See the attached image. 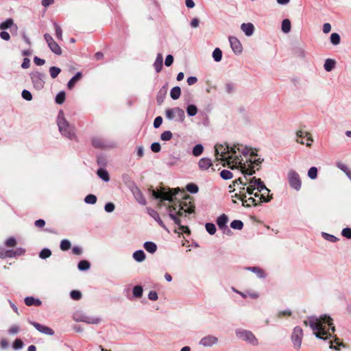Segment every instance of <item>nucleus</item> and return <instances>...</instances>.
Wrapping results in <instances>:
<instances>
[{
	"label": "nucleus",
	"mask_w": 351,
	"mask_h": 351,
	"mask_svg": "<svg viewBox=\"0 0 351 351\" xmlns=\"http://www.w3.org/2000/svg\"><path fill=\"white\" fill-rule=\"evenodd\" d=\"M23 347V343L20 339H16L13 344V348L14 350H20Z\"/></svg>",
	"instance_id": "69168bd1"
},
{
	"label": "nucleus",
	"mask_w": 351,
	"mask_h": 351,
	"mask_svg": "<svg viewBox=\"0 0 351 351\" xmlns=\"http://www.w3.org/2000/svg\"><path fill=\"white\" fill-rule=\"evenodd\" d=\"M70 296L73 300H79L82 298V293L79 291L73 290L71 291Z\"/></svg>",
	"instance_id": "4d7b16f0"
},
{
	"label": "nucleus",
	"mask_w": 351,
	"mask_h": 351,
	"mask_svg": "<svg viewBox=\"0 0 351 351\" xmlns=\"http://www.w3.org/2000/svg\"><path fill=\"white\" fill-rule=\"evenodd\" d=\"M291 21L289 19H286L282 21L281 28L284 33H289L291 30Z\"/></svg>",
	"instance_id": "f704fd0d"
},
{
	"label": "nucleus",
	"mask_w": 351,
	"mask_h": 351,
	"mask_svg": "<svg viewBox=\"0 0 351 351\" xmlns=\"http://www.w3.org/2000/svg\"><path fill=\"white\" fill-rule=\"evenodd\" d=\"M249 269L251 270L252 271H253L254 273H255L259 278L265 277L263 271L258 267H250Z\"/></svg>",
	"instance_id": "6e6d98bb"
},
{
	"label": "nucleus",
	"mask_w": 351,
	"mask_h": 351,
	"mask_svg": "<svg viewBox=\"0 0 351 351\" xmlns=\"http://www.w3.org/2000/svg\"><path fill=\"white\" fill-rule=\"evenodd\" d=\"M304 324L312 329L316 337L324 340L330 339L335 331L333 320L327 315H321L319 317H308L304 321Z\"/></svg>",
	"instance_id": "7ed1b4c3"
},
{
	"label": "nucleus",
	"mask_w": 351,
	"mask_h": 351,
	"mask_svg": "<svg viewBox=\"0 0 351 351\" xmlns=\"http://www.w3.org/2000/svg\"><path fill=\"white\" fill-rule=\"evenodd\" d=\"M3 256H1L2 258H6V257H14L15 253L14 250H3L2 251Z\"/></svg>",
	"instance_id": "0e129e2a"
},
{
	"label": "nucleus",
	"mask_w": 351,
	"mask_h": 351,
	"mask_svg": "<svg viewBox=\"0 0 351 351\" xmlns=\"http://www.w3.org/2000/svg\"><path fill=\"white\" fill-rule=\"evenodd\" d=\"M143 287L141 286L137 285L133 288V295L136 298H141L143 295Z\"/></svg>",
	"instance_id": "09e8293b"
},
{
	"label": "nucleus",
	"mask_w": 351,
	"mask_h": 351,
	"mask_svg": "<svg viewBox=\"0 0 351 351\" xmlns=\"http://www.w3.org/2000/svg\"><path fill=\"white\" fill-rule=\"evenodd\" d=\"M173 134L170 131H165L161 134L160 138L162 141H169L171 139Z\"/></svg>",
	"instance_id": "5fc2aeb1"
},
{
	"label": "nucleus",
	"mask_w": 351,
	"mask_h": 351,
	"mask_svg": "<svg viewBox=\"0 0 351 351\" xmlns=\"http://www.w3.org/2000/svg\"><path fill=\"white\" fill-rule=\"evenodd\" d=\"M82 77L80 72L77 73L68 82L67 86L69 89H72L75 83Z\"/></svg>",
	"instance_id": "cd10ccee"
},
{
	"label": "nucleus",
	"mask_w": 351,
	"mask_h": 351,
	"mask_svg": "<svg viewBox=\"0 0 351 351\" xmlns=\"http://www.w3.org/2000/svg\"><path fill=\"white\" fill-rule=\"evenodd\" d=\"M329 344H330V346H329L330 348L335 349V350H339L340 349L339 347L341 346H343V343L337 337L335 338L334 341L330 340L329 341Z\"/></svg>",
	"instance_id": "473e14b6"
},
{
	"label": "nucleus",
	"mask_w": 351,
	"mask_h": 351,
	"mask_svg": "<svg viewBox=\"0 0 351 351\" xmlns=\"http://www.w3.org/2000/svg\"><path fill=\"white\" fill-rule=\"evenodd\" d=\"M219 342V339L217 337L208 335L203 337L199 341V345L204 347H211L217 345Z\"/></svg>",
	"instance_id": "ddd939ff"
},
{
	"label": "nucleus",
	"mask_w": 351,
	"mask_h": 351,
	"mask_svg": "<svg viewBox=\"0 0 351 351\" xmlns=\"http://www.w3.org/2000/svg\"><path fill=\"white\" fill-rule=\"evenodd\" d=\"M133 258L137 262H143L145 259V254L141 250H136L133 253Z\"/></svg>",
	"instance_id": "a878e982"
},
{
	"label": "nucleus",
	"mask_w": 351,
	"mask_h": 351,
	"mask_svg": "<svg viewBox=\"0 0 351 351\" xmlns=\"http://www.w3.org/2000/svg\"><path fill=\"white\" fill-rule=\"evenodd\" d=\"M234 197H237L238 199L241 200L242 205H243V206H245V207H249L251 205L256 206L258 204H260L258 202V201L257 202V200L254 197H249L247 199H245V198L246 196L245 194L236 193Z\"/></svg>",
	"instance_id": "dca6fc26"
},
{
	"label": "nucleus",
	"mask_w": 351,
	"mask_h": 351,
	"mask_svg": "<svg viewBox=\"0 0 351 351\" xmlns=\"http://www.w3.org/2000/svg\"><path fill=\"white\" fill-rule=\"evenodd\" d=\"M270 191L267 189V191L266 192L265 190L261 191V194L260 195V200H258L259 203L262 202H268L271 200V197L269 195Z\"/></svg>",
	"instance_id": "c85d7f7f"
},
{
	"label": "nucleus",
	"mask_w": 351,
	"mask_h": 351,
	"mask_svg": "<svg viewBox=\"0 0 351 351\" xmlns=\"http://www.w3.org/2000/svg\"><path fill=\"white\" fill-rule=\"evenodd\" d=\"M45 40H46L48 47L56 55H60L62 53V49L58 44L54 41L52 36L49 34L44 35Z\"/></svg>",
	"instance_id": "f8f14e48"
},
{
	"label": "nucleus",
	"mask_w": 351,
	"mask_h": 351,
	"mask_svg": "<svg viewBox=\"0 0 351 351\" xmlns=\"http://www.w3.org/2000/svg\"><path fill=\"white\" fill-rule=\"evenodd\" d=\"M330 42L334 45H337L340 43L341 38L339 34L337 33H332L330 35Z\"/></svg>",
	"instance_id": "37998d69"
},
{
	"label": "nucleus",
	"mask_w": 351,
	"mask_h": 351,
	"mask_svg": "<svg viewBox=\"0 0 351 351\" xmlns=\"http://www.w3.org/2000/svg\"><path fill=\"white\" fill-rule=\"evenodd\" d=\"M322 235L325 239H326L330 242L335 243L338 241V239L336 237H335L334 235L329 234L325 233V232H323Z\"/></svg>",
	"instance_id": "e2e57ef3"
},
{
	"label": "nucleus",
	"mask_w": 351,
	"mask_h": 351,
	"mask_svg": "<svg viewBox=\"0 0 351 351\" xmlns=\"http://www.w3.org/2000/svg\"><path fill=\"white\" fill-rule=\"evenodd\" d=\"M162 56L160 53H158L157 55V57L156 58V60L154 63V66L157 73L160 72L162 68Z\"/></svg>",
	"instance_id": "b1692460"
},
{
	"label": "nucleus",
	"mask_w": 351,
	"mask_h": 351,
	"mask_svg": "<svg viewBox=\"0 0 351 351\" xmlns=\"http://www.w3.org/2000/svg\"><path fill=\"white\" fill-rule=\"evenodd\" d=\"M93 145L95 147L104 148L105 147V143L99 138H94L93 140Z\"/></svg>",
	"instance_id": "052dcab7"
},
{
	"label": "nucleus",
	"mask_w": 351,
	"mask_h": 351,
	"mask_svg": "<svg viewBox=\"0 0 351 351\" xmlns=\"http://www.w3.org/2000/svg\"><path fill=\"white\" fill-rule=\"evenodd\" d=\"M203 151V146L201 144H197L193 149V154L195 156H199L202 154Z\"/></svg>",
	"instance_id": "c03bdc74"
},
{
	"label": "nucleus",
	"mask_w": 351,
	"mask_h": 351,
	"mask_svg": "<svg viewBox=\"0 0 351 351\" xmlns=\"http://www.w3.org/2000/svg\"><path fill=\"white\" fill-rule=\"evenodd\" d=\"M57 124L62 136L71 140L75 138V128L66 120L62 110L58 113Z\"/></svg>",
	"instance_id": "39448f33"
},
{
	"label": "nucleus",
	"mask_w": 351,
	"mask_h": 351,
	"mask_svg": "<svg viewBox=\"0 0 351 351\" xmlns=\"http://www.w3.org/2000/svg\"><path fill=\"white\" fill-rule=\"evenodd\" d=\"M341 234L343 237L347 238V239H351V228H345L341 231Z\"/></svg>",
	"instance_id": "338daca9"
},
{
	"label": "nucleus",
	"mask_w": 351,
	"mask_h": 351,
	"mask_svg": "<svg viewBox=\"0 0 351 351\" xmlns=\"http://www.w3.org/2000/svg\"><path fill=\"white\" fill-rule=\"evenodd\" d=\"M206 231L211 235L216 232L215 225L213 223H206L205 225Z\"/></svg>",
	"instance_id": "8fccbe9b"
},
{
	"label": "nucleus",
	"mask_w": 351,
	"mask_h": 351,
	"mask_svg": "<svg viewBox=\"0 0 351 351\" xmlns=\"http://www.w3.org/2000/svg\"><path fill=\"white\" fill-rule=\"evenodd\" d=\"M143 246L145 250L149 253H154L157 250L156 243L152 241H146Z\"/></svg>",
	"instance_id": "bb28decb"
},
{
	"label": "nucleus",
	"mask_w": 351,
	"mask_h": 351,
	"mask_svg": "<svg viewBox=\"0 0 351 351\" xmlns=\"http://www.w3.org/2000/svg\"><path fill=\"white\" fill-rule=\"evenodd\" d=\"M287 181L290 187L296 191H299L302 188V180L299 173L293 170L290 169L287 173Z\"/></svg>",
	"instance_id": "6e6552de"
},
{
	"label": "nucleus",
	"mask_w": 351,
	"mask_h": 351,
	"mask_svg": "<svg viewBox=\"0 0 351 351\" xmlns=\"http://www.w3.org/2000/svg\"><path fill=\"white\" fill-rule=\"evenodd\" d=\"M230 227L234 230H241L243 227V223L241 220H234L230 223Z\"/></svg>",
	"instance_id": "ea45409f"
},
{
	"label": "nucleus",
	"mask_w": 351,
	"mask_h": 351,
	"mask_svg": "<svg viewBox=\"0 0 351 351\" xmlns=\"http://www.w3.org/2000/svg\"><path fill=\"white\" fill-rule=\"evenodd\" d=\"M51 255V250L49 249H47V248L43 249L39 254L40 258H41L43 259L49 258Z\"/></svg>",
	"instance_id": "864d4df0"
},
{
	"label": "nucleus",
	"mask_w": 351,
	"mask_h": 351,
	"mask_svg": "<svg viewBox=\"0 0 351 351\" xmlns=\"http://www.w3.org/2000/svg\"><path fill=\"white\" fill-rule=\"evenodd\" d=\"M98 176L105 182H108L110 180L109 174L106 170L103 169H99L97 172Z\"/></svg>",
	"instance_id": "72a5a7b5"
},
{
	"label": "nucleus",
	"mask_w": 351,
	"mask_h": 351,
	"mask_svg": "<svg viewBox=\"0 0 351 351\" xmlns=\"http://www.w3.org/2000/svg\"><path fill=\"white\" fill-rule=\"evenodd\" d=\"M25 303L27 306H32L34 305L36 306H39L41 305L42 302L39 299L34 298V297H26L25 298Z\"/></svg>",
	"instance_id": "5701e85b"
},
{
	"label": "nucleus",
	"mask_w": 351,
	"mask_h": 351,
	"mask_svg": "<svg viewBox=\"0 0 351 351\" xmlns=\"http://www.w3.org/2000/svg\"><path fill=\"white\" fill-rule=\"evenodd\" d=\"M246 176V175H244ZM245 180L249 185H252L253 187H255L258 192H261L262 190H265L266 192L267 191V188L265 186V184L261 181L260 178H256L255 177L252 178L247 182V179L246 176H244Z\"/></svg>",
	"instance_id": "4468645a"
},
{
	"label": "nucleus",
	"mask_w": 351,
	"mask_h": 351,
	"mask_svg": "<svg viewBox=\"0 0 351 351\" xmlns=\"http://www.w3.org/2000/svg\"><path fill=\"white\" fill-rule=\"evenodd\" d=\"M30 324L34 326L36 330L43 334L48 335H53L54 334L53 330L48 326L41 325L40 324L34 322H30Z\"/></svg>",
	"instance_id": "6ab92c4d"
},
{
	"label": "nucleus",
	"mask_w": 351,
	"mask_h": 351,
	"mask_svg": "<svg viewBox=\"0 0 351 351\" xmlns=\"http://www.w3.org/2000/svg\"><path fill=\"white\" fill-rule=\"evenodd\" d=\"M84 202L86 204H94L97 202V197L95 195L90 194L86 196Z\"/></svg>",
	"instance_id": "3c124183"
},
{
	"label": "nucleus",
	"mask_w": 351,
	"mask_h": 351,
	"mask_svg": "<svg viewBox=\"0 0 351 351\" xmlns=\"http://www.w3.org/2000/svg\"><path fill=\"white\" fill-rule=\"evenodd\" d=\"M228 221V217L226 214L221 215L217 219V224L219 228L223 230V232L227 230L229 232H230V230L228 229V226H226Z\"/></svg>",
	"instance_id": "a211bd4d"
},
{
	"label": "nucleus",
	"mask_w": 351,
	"mask_h": 351,
	"mask_svg": "<svg viewBox=\"0 0 351 351\" xmlns=\"http://www.w3.org/2000/svg\"><path fill=\"white\" fill-rule=\"evenodd\" d=\"M250 158H246V162L242 161V164L238 165L237 169H239L243 175L252 176L255 173L254 168L258 169V166L262 162L263 160L261 158H254L255 155L253 151L250 149L249 154Z\"/></svg>",
	"instance_id": "20e7f679"
},
{
	"label": "nucleus",
	"mask_w": 351,
	"mask_h": 351,
	"mask_svg": "<svg viewBox=\"0 0 351 351\" xmlns=\"http://www.w3.org/2000/svg\"><path fill=\"white\" fill-rule=\"evenodd\" d=\"M186 190L191 193H196L198 192V187L196 184L191 183L186 185Z\"/></svg>",
	"instance_id": "bf43d9fd"
},
{
	"label": "nucleus",
	"mask_w": 351,
	"mask_h": 351,
	"mask_svg": "<svg viewBox=\"0 0 351 351\" xmlns=\"http://www.w3.org/2000/svg\"><path fill=\"white\" fill-rule=\"evenodd\" d=\"M308 176L311 180H315L317 177V169L315 167H311L308 171Z\"/></svg>",
	"instance_id": "a18cd8bd"
},
{
	"label": "nucleus",
	"mask_w": 351,
	"mask_h": 351,
	"mask_svg": "<svg viewBox=\"0 0 351 351\" xmlns=\"http://www.w3.org/2000/svg\"><path fill=\"white\" fill-rule=\"evenodd\" d=\"M235 334L237 338L246 341L252 346H256L259 344L258 339L250 330L239 328L236 330Z\"/></svg>",
	"instance_id": "423d86ee"
},
{
	"label": "nucleus",
	"mask_w": 351,
	"mask_h": 351,
	"mask_svg": "<svg viewBox=\"0 0 351 351\" xmlns=\"http://www.w3.org/2000/svg\"><path fill=\"white\" fill-rule=\"evenodd\" d=\"M199 167L202 170H207L210 167L212 166V162L210 158H203L199 161Z\"/></svg>",
	"instance_id": "4be33fe9"
},
{
	"label": "nucleus",
	"mask_w": 351,
	"mask_h": 351,
	"mask_svg": "<svg viewBox=\"0 0 351 351\" xmlns=\"http://www.w3.org/2000/svg\"><path fill=\"white\" fill-rule=\"evenodd\" d=\"M250 148L243 145L229 146L227 144L216 145L215 147V156L217 160L226 162L227 165L232 169H237L238 165H241L243 157H247Z\"/></svg>",
	"instance_id": "f03ea898"
},
{
	"label": "nucleus",
	"mask_w": 351,
	"mask_h": 351,
	"mask_svg": "<svg viewBox=\"0 0 351 351\" xmlns=\"http://www.w3.org/2000/svg\"><path fill=\"white\" fill-rule=\"evenodd\" d=\"M61 72V69L57 66H51L49 68V73L52 78H56Z\"/></svg>",
	"instance_id": "49530a36"
},
{
	"label": "nucleus",
	"mask_w": 351,
	"mask_h": 351,
	"mask_svg": "<svg viewBox=\"0 0 351 351\" xmlns=\"http://www.w3.org/2000/svg\"><path fill=\"white\" fill-rule=\"evenodd\" d=\"M53 25L55 27V29H56V36L57 37V38L60 40H62V29L61 27H60V25L58 24H57L56 23H53Z\"/></svg>",
	"instance_id": "603ef678"
},
{
	"label": "nucleus",
	"mask_w": 351,
	"mask_h": 351,
	"mask_svg": "<svg viewBox=\"0 0 351 351\" xmlns=\"http://www.w3.org/2000/svg\"><path fill=\"white\" fill-rule=\"evenodd\" d=\"M180 160L179 156L169 155L166 158V164L169 166H173Z\"/></svg>",
	"instance_id": "c756f323"
},
{
	"label": "nucleus",
	"mask_w": 351,
	"mask_h": 351,
	"mask_svg": "<svg viewBox=\"0 0 351 351\" xmlns=\"http://www.w3.org/2000/svg\"><path fill=\"white\" fill-rule=\"evenodd\" d=\"M22 97L24 99L27 101H31L32 99V96L31 93L29 90H23L22 91Z\"/></svg>",
	"instance_id": "774afa93"
},
{
	"label": "nucleus",
	"mask_w": 351,
	"mask_h": 351,
	"mask_svg": "<svg viewBox=\"0 0 351 351\" xmlns=\"http://www.w3.org/2000/svg\"><path fill=\"white\" fill-rule=\"evenodd\" d=\"M132 192L133 193V195L134 196L136 200L141 205H145L147 202L143 196L142 192L140 191V189L135 186L132 189Z\"/></svg>",
	"instance_id": "aec40b11"
},
{
	"label": "nucleus",
	"mask_w": 351,
	"mask_h": 351,
	"mask_svg": "<svg viewBox=\"0 0 351 351\" xmlns=\"http://www.w3.org/2000/svg\"><path fill=\"white\" fill-rule=\"evenodd\" d=\"M241 29L247 36H252L254 31V25L250 23H243L241 26Z\"/></svg>",
	"instance_id": "412c9836"
},
{
	"label": "nucleus",
	"mask_w": 351,
	"mask_h": 351,
	"mask_svg": "<svg viewBox=\"0 0 351 351\" xmlns=\"http://www.w3.org/2000/svg\"><path fill=\"white\" fill-rule=\"evenodd\" d=\"M213 58L216 62L221 61L222 58V51L219 48H216L213 52Z\"/></svg>",
	"instance_id": "58836bf2"
},
{
	"label": "nucleus",
	"mask_w": 351,
	"mask_h": 351,
	"mask_svg": "<svg viewBox=\"0 0 351 351\" xmlns=\"http://www.w3.org/2000/svg\"><path fill=\"white\" fill-rule=\"evenodd\" d=\"M30 75L34 88L37 90L42 89L45 85V75L38 71H34Z\"/></svg>",
	"instance_id": "9b49d317"
},
{
	"label": "nucleus",
	"mask_w": 351,
	"mask_h": 351,
	"mask_svg": "<svg viewBox=\"0 0 351 351\" xmlns=\"http://www.w3.org/2000/svg\"><path fill=\"white\" fill-rule=\"evenodd\" d=\"M335 66V61L332 59L326 60L324 67L326 71H331Z\"/></svg>",
	"instance_id": "2f4dec72"
},
{
	"label": "nucleus",
	"mask_w": 351,
	"mask_h": 351,
	"mask_svg": "<svg viewBox=\"0 0 351 351\" xmlns=\"http://www.w3.org/2000/svg\"><path fill=\"white\" fill-rule=\"evenodd\" d=\"M78 269L81 271H85L90 268V265L87 261H80L78 263Z\"/></svg>",
	"instance_id": "79ce46f5"
},
{
	"label": "nucleus",
	"mask_w": 351,
	"mask_h": 351,
	"mask_svg": "<svg viewBox=\"0 0 351 351\" xmlns=\"http://www.w3.org/2000/svg\"><path fill=\"white\" fill-rule=\"evenodd\" d=\"M229 42L230 44V47L236 54H240L243 51V47L238 38L234 36L229 37Z\"/></svg>",
	"instance_id": "f3484780"
},
{
	"label": "nucleus",
	"mask_w": 351,
	"mask_h": 351,
	"mask_svg": "<svg viewBox=\"0 0 351 351\" xmlns=\"http://www.w3.org/2000/svg\"><path fill=\"white\" fill-rule=\"evenodd\" d=\"M180 95L181 89L179 86H175L173 88H171L170 91V96L173 99H178L180 97Z\"/></svg>",
	"instance_id": "7c9ffc66"
},
{
	"label": "nucleus",
	"mask_w": 351,
	"mask_h": 351,
	"mask_svg": "<svg viewBox=\"0 0 351 351\" xmlns=\"http://www.w3.org/2000/svg\"><path fill=\"white\" fill-rule=\"evenodd\" d=\"M304 337L303 330L300 326H295L291 334V341L293 348L298 351L302 347Z\"/></svg>",
	"instance_id": "0eeeda50"
},
{
	"label": "nucleus",
	"mask_w": 351,
	"mask_h": 351,
	"mask_svg": "<svg viewBox=\"0 0 351 351\" xmlns=\"http://www.w3.org/2000/svg\"><path fill=\"white\" fill-rule=\"evenodd\" d=\"M241 184L242 186L240 188L239 194H243V191H246L248 194L252 195L254 194V191L256 189L255 187H253L252 185L247 184V182H244L242 180V178H239L237 180H236L233 184L235 186L236 184Z\"/></svg>",
	"instance_id": "2eb2a0df"
},
{
	"label": "nucleus",
	"mask_w": 351,
	"mask_h": 351,
	"mask_svg": "<svg viewBox=\"0 0 351 351\" xmlns=\"http://www.w3.org/2000/svg\"><path fill=\"white\" fill-rule=\"evenodd\" d=\"M296 141L302 145H306L307 147H311L313 139L311 134L306 131L298 130L296 132Z\"/></svg>",
	"instance_id": "9d476101"
},
{
	"label": "nucleus",
	"mask_w": 351,
	"mask_h": 351,
	"mask_svg": "<svg viewBox=\"0 0 351 351\" xmlns=\"http://www.w3.org/2000/svg\"><path fill=\"white\" fill-rule=\"evenodd\" d=\"M220 176L223 180H229L232 178V173L228 170L221 171Z\"/></svg>",
	"instance_id": "13d9d810"
},
{
	"label": "nucleus",
	"mask_w": 351,
	"mask_h": 351,
	"mask_svg": "<svg viewBox=\"0 0 351 351\" xmlns=\"http://www.w3.org/2000/svg\"><path fill=\"white\" fill-rule=\"evenodd\" d=\"M86 314L82 313H76L73 315V319L76 322H84L86 317Z\"/></svg>",
	"instance_id": "680f3d73"
},
{
	"label": "nucleus",
	"mask_w": 351,
	"mask_h": 351,
	"mask_svg": "<svg viewBox=\"0 0 351 351\" xmlns=\"http://www.w3.org/2000/svg\"><path fill=\"white\" fill-rule=\"evenodd\" d=\"M148 213L152 218H154L158 223V224L161 227L165 228V226L163 221L161 220V219L159 216V214L156 210H154L153 209H149Z\"/></svg>",
	"instance_id": "393cba45"
},
{
	"label": "nucleus",
	"mask_w": 351,
	"mask_h": 351,
	"mask_svg": "<svg viewBox=\"0 0 351 351\" xmlns=\"http://www.w3.org/2000/svg\"><path fill=\"white\" fill-rule=\"evenodd\" d=\"M66 94L64 91L59 92L56 97V102L58 104H62L64 102Z\"/></svg>",
	"instance_id": "a19ab883"
},
{
	"label": "nucleus",
	"mask_w": 351,
	"mask_h": 351,
	"mask_svg": "<svg viewBox=\"0 0 351 351\" xmlns=\"http://www.w3.org/2000/svg\"><path fill=\"white\" fill-rule=\"evenodd\" d=\"M71 242L68 239H63L60 242V249L62 251H66L71 248Z\"/></svg>",
	"instance_id": "de8ad7c7"
},
{
	"label": "nucleus",
	"mask_w": 351,
	"mask_h": 351,
	"mask_svg": "<svg viewBox=\"0 0 351 351\" xmlns=\"http://www.w3.org/2000/svg\"><path fill=\"white\" fill-rule=\"evenodd\" d=\"M165 116L169 120L176 119L180 122H183L185 119L184 111L179 107L167 109Z\"/></svg>",
	"instance_id": "1a4fd4ad"
},
{
	"label": "nucleus",
	"mask_w": 351,
	"mask_h": 351,
	"mask_svg": "<svg viewBox=\"0 0 351 351\" xmlns=\"http://www.w3.org/2000/svg\"><path fill=\"white\" fill-rule=\"evenodd\" d=\"M186 112L190 117L195 116L197 113V108L193 104H190L186 108Z\"/></svg>",
	"instance_id": "e433bc0d"
},
{
	"label": "nucleus",
	"mask_w": 351,
	"mask_h": 351,
	"mask_svg": "<svg viewBox=\"0 0 351 351\" xmlns=\"http://www.w3.org/2000/svg\"><path fill=\"white\" fill-rule=\"evenodd\" d=\"M14 25V21L12 19H8L4 22L0 23V29H7Z\"/></svg>",
	"instance_id": "c9c22d12"
},
{
	"label": "nucleus",
	"mask_w": 351,
	"mask_h": 351,
	"mask_svg": "<svg viewBox=\"0 0 351 351\" xmlns=\"http://www.w3.org/2000/svg\"><path fill=\"white\" fill-rule=\"evenodd\" d=\"M180 191L179 189L172 191H165L164 189L160 191L152 190V194L156 199L160 200H168L171 204L168 207L169 217L176 224H180V217H186V214H191L194 212L195 205L192 201V197L189 195H184L182 199H178L176 195Z\"/></svg>",
	"instance_id": "f257e3e1"
},
{
	"label": "nucleus",
	"mask_w": 351,
	"mask_h": 351,
	"mask_svg": "<svg viewBox=\"0 0 351 351\" xmlns=\"http://www.w3.org/2000/svg\"><path fill=\"white\" fill-rule=\"evenodd\" d=\"M85 323L89 324H97L100 322V319L95 317H90L88 315H86L85 319H84Z\"/></svg>",
	"instance_id": "4c0bfd02"
}]
</instances>
